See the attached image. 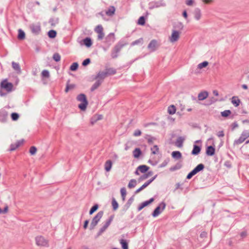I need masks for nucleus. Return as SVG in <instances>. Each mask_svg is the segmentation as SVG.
Instances as JSON below:
<instances>
[{
  "label": "nucleus",
  "instance_id": "obj_1",
  "mask_svg": "<svg viewBox=\"0 0 249 249\" xmlns=\"http://www.w3.org/2000/svg\"><path fill=\"white\" fill-rule=\"evenodd\" d=\"M76 99L77 101L82 102L78 105V107L81 110H85L88 104L86 95L84 93H80L77 96Z\"/></svg>",
  "mask_w": 249,
  "mask_h": 249
},
{
  "label": "nucleus",
  "instance_id": "obj_2",
  "mask_svg": "<svg viewBox=\"0 0 249 249\" xmlns=\"http://www.w3.org/2000/svg\"><path fill=\"white\" fill-rule=\"evenodd\" d=\"M103 214L104 212L103 211H99L96 214V215L92 218L89 227L90 230H92L95 228V227L97 225L98 222L100 221Z\"/></svg>",
  "mask_w": 249,
  "mask_h": 249
},
{
  "label": "nucleus",
  "instance_id": "obj_3",
  "mask_svg": "<svg viewBox=\"0 0 249 249\" xmlns=\"http://www.w3.org/2000/svg\"><path fill=\"white\" fill-rule=\"evenodd\" d=\"M166 207V203L162 201L161 202L159 206H158L154 210L152 213V215L154 217H156L158 216L165 209Z\"/></svg>",
  "mask_w": 249,
  "mask_h": 249
},
{
  "label": "nucleus",
  "instance_id": "obj_4",
  "mask_svg": "<svg viewBox=\"0 0 249 249\" xmlns=\"http://www.w3.org/2000/svg\"><path fill=\"white\" fill-rule=\"evenodd\" d=\"M249 137V130H244L239 139L235 140L234 142V144H240L243 142L246 139Z\"/></svg>",
  "mask_w": 249,
  "mask_h": 249
},
{
  "label": "nucleus",
  "instance_id": "obj_5",
  "mask_svg": "<svg viewBox=\"0 0 249 249\" xmlns=\"http://www.w3.org/2000/svg\"><path fill=\"white\" fill-rule=\"evenodd\" d=\"M113 218H114V216L111 215L108 218V219H107L106 221V222H105V224L100 229L98 232L97 233L98 236L101 235L107 230V229L109 227V226L111 224V222L112 221Z\"/></svg>",
  "mask_w": 249,
  "mask_h": 249
},
{
  "label": "nucleus",
  "instance_id": "obj_6",
  "mask_svg": "<svg viewBox=\"0 0 249 249\" xmlns=\"http://www.w3.org/2000/svg\"><path fill=\"white\" fill-rule=\"evenodd\" d=\"M13 88V84L8 82L6 79L2 80L0 83V89H5L8 92L11 91Z\"/></svg>",
  "mask_w": 249,
  "mask_h": 249
},
{
  "label": "nucleus",
  "instance_id": "obj_7",
  "mask_svg": "<svg viewBox=\"0 0 249 249\" xmlns=\"http://www.w3.org/2000/svg\"><path fill=\"white\" fill-rule=\"evenodd\" d=\"M124 46V44H117L112 50L111 56L112 58H116L118 57V53Z\"/></svg>",
  "mask_w": 249,
  "mask_h": 249
},
{
  "label": "nucleus",
  "instance_id": "obj_8",
  "mask_svg": "<svg viewBox=\"0 0 249 249\" xmlns=\"http://www.w3.org/2000/svg\"><path fill=\"white\" fill-rule=\"evenodd\" d=\"M36 245L38 246H48V240L45 239V238L42 236H38L36 237Z\"/></svg>",
  "mask_w": 249,
  "mask_h": 249
},
{
  "label": "nucleus",
  "instance_id": "obj_9",
  "mask_svg": "<svg viewBox=\"0 0 249 249\" xmlns=\"http://www.w3.org/2000/svg\"><path fill=\"white\" fill-rule=\"evenodd\" d=\"M30 29L32 33L36 35H38L41 31V26L39 23H33L30 25Z\"/></svg>",
  "mask_w": 249,
  "mask_h": 249
},
{
  "label": "nucleus",
  "instance_id": "obj_10",
  "mask_svg": "<svg viewBox=\"0 0 249 249\" xmlns=\"http://www.w3.org/2000/svg\"><path fill=\"white\" fill-rule=\"evenodd\" d=\"M158 175H156L151 178L149 179L146 182H145L141 187L136 190L134 193L135 194H137L140 193L141 191L143 190L144 188L147 187L151 182H152L157 177Z\"/></svg>",
  "mask_w": 249,
  "mask_h": 249
},
{
  "label": "nucleus",
  "instance_id": "obj_11",
  "mask_svg": "<svg viewBox=\"0 0 249 249\" xmlns=\"http://www.w3.org/2000/svg\"><path fill=\"white\" fill-rule=\"evenodd\" d=\"M8 118V112L4 109H0V122L5 123Z\"/></svg>",
  "mask_w": 249,
  "mask_h": 249
},
{
  "label": "nucleus",
  "instance_id": "obj_12",
  "mask_svg": "<svg viewBox=\"0 0 249 249\" xmlns=\"http://www.w3.org/2000/svg\"><path fill=\"white\" fill-rule=\"evenodd\" d=\"M154 201V198L153 197H152L150 199L142 202L138 207V208H137L138 211H140L143 208H144L145 207H146V206H148V205L150 204L151 203H152Z\"/></svg>",
  "mask_w": 249,
  "mask_h": 249
},
{
  "label": "nucleus",
  "instance_id": "obj_13",
  "mask_svg": "<svg viewBox=\"0 0 249 249\" xmlns=\"http://www.w3.org/2000/svg\"><path fill=\"white\" fill-rule=\"evenodd\" d=\"M115 40V35L113 33H111L107 36L105 38L106 42L110 46Z\"/></svg>",
  "mask_w": 249,
  "mask_h": 249
},
{
  "label": "nucleus",
  "instance_id": "obj_14",
  "mask_svg": "<svg viewBox=\"0 0 249 249\" xmlns=\"http://www.w3.org/2000/svg\"><path fill=\"white\" fill-rule=\"evenodd\" d=\"M157 47V41L155 39L152 40L148 45L147 48L151 52L156 51Z\"/></svg>",
  "mask_w": 249,
  "mask_h": 249
},
{
  "label": "nucleus",
  "instance_id": "obj_15",
  "mask_svg": "<svg viewBox=\"0 0 249 249\" xmlns=\"http://www.w3.org/2000/svg\"><path fill=\"white\" fill-rule=\"evenodd\" d=\"M179 36V32L176 30H174L172 32L171 36L170 37V41L171 42L177 41Z\"/></svg>",
  "mask_w": 249,
  "mask_h": 249
},
{
  "label": "nucleus",
  "instance_id": "obj_16",
  "mask_svg": "<svg viewBox=\"0 0 249 249\" xmlns=\"http://www.w3.org/2000/svg\"><path fill=\"white\" fill-rule=\"evenodd\" d=\"M214 146L210 145L207 147L206 149V154L208 156H213L215 154Z\"/></svg>",
  "mask_w": 249,
  "mask_h": 249
},
{
  "label": "nucleus",
  "instance_id": "obj_17",
  "mask_svg": "<svg viewBox=\"0 0 249 249\" xmlns=\"http://www.w3.org/2000/svg\"><path fill=\"white\" fill-rule=\"evenodd\" d=\"M185 140V137L179 136L178 137L176 141L175 142V145L178 147H182L183 143Z\"/></svg>",
  "mask_w": 249,
  "mask_h": 249
},
{
  "label": "nucleus",
  "instance_id": "obj_18",
  "mask_svg": "<svg viewBox=\"0 0 249 249\" xmlns=\"http://www.w3.org/2000/svg\"><path fill=\"white\" fill-rule=\"evenodd\" d=\"M116 9L114 6H110L108 9L106 11V14L108 17H112L115 12Z\"/></svg>",
  "mask_w": 249,
  "mask_h": 249
},
{
  "label": "nucleus",
  "instance_id": "obj_19",
  "mask_svg": "<svg viewBox=\"0 0 249 249\" xmlns=\"http://www.w3.org/2000/svg\"><path fill=\"white\" fill-rule=\"evenodd\" d=\"M201 146L197 145L196 144H194L193 148L191 152L192 155H197L201 151Z\"/></svg>",
  "mask_w": 249,
  "mask_h": 249
},
{
  "label": "nucleus",
  "instance_id": "obj_20",
  "mask_svg": "<svg viewBox=\"0 0 249 249\" xmlns=\"http://www.w3.org/2000/svg\"><path fill=\"white\" fill-rule=\"evenodd\" d=\"M107 77V73L105 71H99L97 75H96L95 79H100L102 81L103 80Z\"/></svg>",
  "mask_w": 249,
  "mask_h": 249
},
{
  "label": "nucleus",
  "instance_id": "obj_21",
  "mask_svg": "<svg viewBox=\"0 0 249 249\" xmlns=\"http://www.w3.org/2000/svg\"><path fill=\"white\" fill-rule=\"evenodd\" d=\"M12 66L13 69L16 71L17 73L20 74L21 73V70L19 64L18 63L15 62H12Z\"/></svg>",
  "mask_w": 249,
  "mask_h": 249
},
{
  "label": "nucleus",
  "instance_id": "obj_22",
  "mask_svg": "<svg viewBox=\"0 0 249 249\" xmlns=\"http://www.w3.org/2000/svg\"><path fill=\"white\" fill-rule=\"evenodd\" d=\"M208 96V92L204 91L200 92L198 95V99L200 101H202L207 98Z\"/></svg>",
  "mask_w": 249,
  "mask_h": 249
},
{
  "label": "nucleus",
  "instance_id": "obj_23",
  "mask_svg": "<svg viewBox=\"0 0 249 249\" xmlns=\"http://www.w3.org/2000/svg\"><path fill=\"white\" fill-rule=\"evenodd\" d=\"M102 81L100 79H97V81L93 84L90 88L91 91H93L96 89L102 84Z\"/></svg>",
  "mask_w": 249,
  "mask_h": 249
},
{
  "label": "nucleus",
  "instance_id": "obj_24",
  "mask_svg": "<svg viewBox=\"0 0 249 249\" xmlns=\"http://www.w3.org/2000/svg\"><path fill=\"white\" fill-rule=\"evenodd\" d=\"M149 169V167L145 165H141L138 167L137 169L139 170L142 173H146Z\"/></svg>",
  "mask_w": 249,
  "mask_h": 249
},
{
  "label": "nucleus",
  "instance_id": "obj_25",
  "mask_svg": "<svg viewBox=\"0 0 249 249\" xmlns=\"http://www.w3.org/2000/svg\"><path fill=\"white\" fill-rule=\"evenodd\" d=\"M205 168V166L202 163H200L198 164L193 170V171L196 174L200 171L203 170Z\"/></svg>",
  "mask_w": 249,
  "mask_h": 249
},
{
  "label": "nucleus",
  "instance_id": "obj_26",
  "mask_svg": "<svg viewBox=\"0 0 249 249\" xmlns=\"http://www.w3.org/2000/svg\"><path fill=\"white\" fill-rule=\"evenodd\" d=\"M231 102L235 107H238L241 103L240 100L237 96H233L231 98Z\"/></svg>",
  "mask_w": 249,
  "mask_h": 249
},
{
  "label": "nucleus",
  "instance_id": "obj_27",
  "mask_svg": "<svg viewBox=\"0 0 249 249\" xmlns=\"http://www.w3.org/2000/svg\"><path fill=\"white\" fill-rule=\"evenodd\" d=\"M119 242L121 245L122 249H128V243L126 240L121 239Z\"/></svg>",
  "mask_w": 249,
  "mask_h": 249
},
{
  "label": "nucleus",
  "instance_id": "obj_28",
  "mask_svg": "<svg viewBox=\"0 0 249 249\" xmlns=\"http://www.w3.org/2000/svg\"><path fill=\"white\" fill-rule=\"evenodd\" d=\"M194 14L195 18L196 20H198L200 18L201 16V11L199 8H196L195 9Z\"/></svg>",
  "mask_w": 249,
  "mask_h": 249
},
{
  "label": "nucleus",
  "instance_id": "obj_29",
  "mask_svg": "<svg viewBox=\"0 0 249 249\" xmlns=\"http://www.w3.org/2000/svg\"><path fill=\"white\" fill-rule=\"evenodd\" d=\"M105 72L107 73V76L108 75H114L116 73L115 69L112 68H106Z\"/></svg>",
  "mask_w": 249,
  "mask_h": 249
},
{
  "label": "nucleus",
  "instance_id": "obj_30",
  "mask_svg": "<svg viewBox=\"0 0 249 249\" xmlns=\"http://www.w3.org/2000/svg\"><path fill=\"white\" fill-rule=\"evenodd\" d=\"M133 154L135 158H138L142 154V151L140 148H136L133 151Z\"/></svg>",
  "mask_w": 249,
  "mask_h": 249
},
{
  "label": "nucleus",
  "instance_id": "obj_31",
  "mask_svg": "<svg viewBox=\"0 0 249 249\" xmlns=\"http://www.w3.org/2000/svg\"><path fill=\"white\" fill-rule=\"evenodd\" d=\"M172 157L176 159H179L182 157V154L180 152L178 151H175L172 152Z\"/></svg>",
  "mask_w": 249,
  "mask_h": 249
},
{
  "label": "nucleus",
  "instance_id": "obj_32",
  "mask_svg": "<svg viewBox=\"0 0 249 249\" xmlns=\"http://www.w3.org/2000/svg\"><path fill=\"white\" fill-rule=\"evenodd\" d=\"M112 162L111 160H107L105 164V168L107 172H109L112 167Z\"/></svg>",
  "mask_w": 249,
  "mask_h": 249
},
{
  "label": "nucleus",
  "instance_id": "obj_33",
  "mask_svg": "<svg viewBox=\"0 0 249 249\" xmlns=\"http://www.w3.org/2000/svg\"><path fill=\"white\" fill-rule=\"evenodd\" d=\"M83 43L84 45L87 47H89L92 45V40L90 37H86L83 39Z\"/></svg>",
  "mask_w": 249,
  "mask_h": 249
},
{
  "label": "nucleus",
  "instance_id": "obj_34",
  "mask_svg": "<svg viewBox=\"0 0 249 249\" xmlns=\"http://www.w3.org/2000/svg\"><path fill=\"white\" fill-rule=\"evenodd\" d=\"M25 37V34L24 32L21 29H19L18 30V38L19 40H23Z\"/></svg>",
  "mask_w": 249,
  "mask_h": 249
},
{
  "label": "nucleus",
  "instance_id": "obj_35",
  "mask_svg": "<svg viewBox=\"0 0 249 249\" xmlns=\"http://www.w3.org/2000/svg\"><path fill=\"white\" fill-rule=\"evenodd\" d=\"M58 22H59V18H51L49 21V23L52 26H54L56 24L58 23Z\"/></svg>",
  "mask_w": 249,
  "mask_h": 249
},
{
  "label": "nucleus",
  "instance_id": "obj_36",
  "mask_svg": "<svg viewBox=\"0 0 249 249\" xmlns=\"http://www.w3.org/2000/svg\"><path fill=\"white\" fill-rule=\"evenodd\" d=\"M137 185V181L135 179H131L128 184V187L129 189L134 188Z\"/></svg>",
  "mask_w": 249,
  "mask_h": 249
},
{
  "label": "nucleus",
  "instance_id": "obj_37",
  "mask_svg": "<svg viewBox=\"0 0 249 249\" xmlns=\"http://www.w3.org/2000/svg\"><path fill=\"white\" fill-rule=\"evenodd\" d=\"M134 200L133 197H131L127 201L126 203L124 206V209L126 210H127L130 206L131 204L132 203L133 201Z\"/></svg>",
  "mask_w": 249,
  "mask_h": 249
},
{
  "label": "nucleus",
  "instance_id": "obj_38",
  "mask_svg": "<svg viewBox=\"0 0 249 249\" xmlns=\"http://www.w3.org/2000/svg\"><path fill=\"white\" fill-rule=\"evenodd\" d=\"M176 108L175 106L170 105L168 108V112L169 114L173 115L175 113Z\"/></svg>",
  "mask_w": 249,
  "mask_h": 249
},
{
  "label": "nucleus",
  "instance_id": "obj_39",
  "mask_svg": "<svg viewBox=\"0 0 249 249\" xmlns=\"http://www.w3.org/2000/svg\"><path fill=\"white\" fill-rule=\"evenodd\" d=\"M112 206L113 211H116L119 207L118 203L115 198L114 197H113L112 198Z\"/></svg>",
  "mask_w": 249,
  "mask_h": 249
},
{
  "label": "nucleus",
  "instance_id": "obj_40",
  "mask_svg": "<svg viewBox=\"0 0 249 249\" xmlns=\"http://www.w3.org/2000/svg\"><path fill=\"white\" fill-rule=\"evenodd\" d=\"M57 33L55 30H51L48 32V36L50 38H54L56 37Z\"/></svg>",
  "mask_w": 249,
  "mask_h": 249
},
{
  "label": "nucleus",
  "instance_id": "obj_41",
  "mask_svg": "<svg viewBox=\"0 0 249 249\" xmlns=\"http://www.w3.org/2000/svg\"><path fill=\"white\" fill-rule=\"evenodd\" d=\"M99 208V206L97 204H94L90 209L89 214L90 215L92 214L95 211L97 210Z\"/></svg>",
  "mask_w": 249,
  "mask_h": 249
},
{
  "label": "nucleus",
  "instance_id": "obj_42",
  "mask_svg": "<svg viewBox=\"0 0 249 249\" xmlns=\"http://www.w3.org/2000/svg\"><path fill=\"white\" fill-rule=\"evenodd\" d=\"M78 66H79V65L77 62H74L71 66L70 69L71 71H75L77 70V69L78 68Z\"/></svg>",
  "mask_w": 249,
  "mask_h": 249
},
{
  "label": "nucleus",
  "instance_id": "obj_43",
  "mask_svg": "<svg viewBox=\"0 0 249 249\" xmlns=\"http://www.w3.org/2000/svg\"><path fill=\"white\" fill-rule=\"evenodd\" d=\"M145 23V18L144 17L141 16L138 19V24L140 25H144Z\"/></svg>",
  "mask_w": 249,
  "mask_h": 249
},
{
  "label": "nucleus",
  "instance_id": "obj_44",
  "mask_svg": "<svg viewBox=\"0 0 249 249\" xmlns=\"http://www.w3.org/2000/svg\"><path fill=\"white\" fill-rule=\"evenodd\" d=\"M143 43V38H140L139 39L135 40L134 41H133L131 45V46H134L136 45H138L139 44H142Z\"/></svg>",
  "mask_w": 249,
  "mask_h": 249
},
{
  "label": "nucleus",
  "instance_id": "obj_45",
  "mask_svg": "<svg viewBox=\"0 0 249 249\" xmlns=\"http://www.w3.org/2000/svg\"><path fill=\"white\" fill-rule=\"evenodd\" d=\"M231 114L230 110H225L221 112V115L223 117H227Z\"/></svg>",
  "mask_w": 249,
  "mask_h": 249
},
{
  "label": "nucleus",
  "instance_id": "obj_46",
  "mask_svg": "<svg viewBox=\"0 0 249 249\" xmlns=\"http://www.w3.org/2000/svg\"><path fill=\"white\" fill-rule=\"evenodd\" d=\"M208 64L209 63L207 61H203L198 65L197 68L199 69H201L206 67L208 65Z\"/></svg>",
  "mask_w": 249,
  "mask_h": 249
},
{
  "label": "nucleus",
  "instance_id": "obj_47",
  "mask_svg": "<svg viewBox=\"0 0 249 249\" xmlns=\"http://www.w3.org/2000/svg\"><path fill=\"white\" fill-rule=\"evenodd\" d=\"M120 192H121V196L122 197V199L123 200H124L125 199V196L126 195V192L125 188L124 187L122 188L121 189Z\"/></svg>",
  "mask_w": 249,
  "mask_h": 249
},
{
  "label": "nucleus",
  "instance_id": "obj_48",
  "mask_svg": "<svg viewBox=\"0 0 249 249\" xmlns=\"http://www.w3.org/2000/svg\"><path fill=\"white\" fill-rule=\"evenodd\" d=\"M53 58L55 61L58 62L60 60L61 56L58 53H55L53 55Z\"/></svg>",
  "mask_w": 249,
  "mask_h": 249
},
{
  "label": "nucleus",
  "instance_id": "obj_49",
  "mask_svg": "<svg viewBox=\"0 0 249 249\" xmlns=\"http://www.w3.org/2000/svg\"><path fill=\"white\" fill-rule=\"evenodd\" d=\"M170 161L169 158L166 159L160 165V168H163L165 167Z\"/></svg>",
  "mask_w": 249,
  "mask_h": 249
},
{
  "label": "nucleus",
  "instance_id": "obj_50",
  "mask_svg": "<svg viewBox=\"0 0 249 249\" xmlns=\"http://www.w3.org/2000/svg\"><path fill=\"white\" fill-rule=\"evenodd\" d=\"M95 32L99 34L101 32H103V28L101 25H97L94 30Z\"/></svg>",
  "mask_w": 249,
  "mask_h": 249
},
{
  "label": "nucleus",
  "instance_id": "obj_51",
  "mask_svg": "<svg viewBox=\"0 0 249 249\" xmlns=\"http://www.w3.org/2000/svg\"><path fill=\"white\" fill-rule=\"evenodd\" d=\"M11 117L13 121H17L18 119L19 116L18 113L13 112L11 114Z\"/></svg>",
  "mask_w": 249,
  "mask_h": 249
},
{
  "label": "nucleus",
  "instance_id": "obj_52",
  "mask_svg": "<svg viewBox=\"0 0 249 249\" xmlns=\"http://www.w3.org/2000/svg\"><path fill=\"white\" fill-rule=\"evenodd\" d=\"M41 75L43 77L49 78L50 76V73L48 70H43L41 72Z\"/></svg>",
  "mask_w": 249,
  "mask_h": 249
},
{
  "label": "nucleus",
  "instance_id": "obj_53",
  "mask_svg": "<svg viewBox=\"0 0 249 249\" xmlns=\"http://www.w3.org/2000/svg\"><path fill=\"white\" fill-rule=\"evenodd\" d=\"M151 150L152 151V153L153 154H156L159 151V147L157 145H155L151 148Z\"/></svg>",
  "mask_w": 249,
  "mask_h": 249
},
{
  "label": "nucleus",
  "instance_id": "obj_54",
  "mask_svg": "<svg viewBox=\"0 0 249 249\" xmlns=\"http://www.w3.org/2000/svg\"><path fill=\"white\" fill-rule=\"evenodd\" d=\"M181 165L179 163L177 164L175 166L171 167L170 168L171 171H174L175 170L179 169L181 168Z\"/></svg>",
  "mask_w": 249,
  "mask_h": 249
},
{
  "label": "nucleus",
  "instance_id": "obj_55",
  "mask_svg": "<svg viewBox=\"0 0 249 249\" xmlns=\"http://www.w3.org/2000/svg\"><path fill=\"white\" fill-rule=\"evenodd\" d=\"M36 148L35 146H31L30 149V153L31 155H33L36 154Z\"/></svg>",
  "mask_w": 249,
  "mask_h": 249
},
{
  "label": "nucleus",
  "instance_id": "obj_56",
  "mask_svg": "<svg viewBox=\"0 0 249 249\" xmlns=\"http://www.w3.org/2000/svg\"><path fill=\"white\" fill-rule=\"evenodd\" d=\"M196 174L192 170L189 174L187 175L186 179H191L194 176H195Z\"/></svg>",
  "mask_w": 249,
  "mask_h": 249
},
{
  "label": "nucleus",
  "instance_id": "obj_57",
  "mask_svg": "<svg viewBox=\"0 0 249 249\" xmlns=\"http://www.w3.org/2000/svg\"><path fill=\"white\" fill-rule=\"evenodd\" d=\"M90 63V59L89 58H87L85 59L82 62V65L83 66H87Z\"/></svg>",
  "mask_w": 249,
  "mask_h": 249
},
{
  "label": "nucleus",
  "instance_id": "obj_58",
  "mask_svg": "<svg viewBox=\"0 0 249 249\" xmlns=\"http://www.w3.org/2000/svg\"><path fill=\"white\" fill-rule=\"evenodd\" d=\"M18 147V145H16V143L15 144H11L10 145V150L14 151V150H16Z\"/></svg>",
  "mask_w": 249,
  "mask_h": 249
},
{
  "label": "nucleus",
  "instance_id": "obj_59",
  "mask_svg": "<svg viewBox=\"0 0 249 249\" xmlns=\"http://www.w3.org/2000/svg\"><path fill=\"white\" fill-rule=\"evenodd\" d=\"M104 36H105V34H104V32H101L98 34V36H97V39L98 40H102L103 39Z\"/></svg>",
  "mask_w": 249,
  "mask_h": 249
},
{
  "label": "nucleus",
  "instance_id": "obj_60",
  "mask_svg": "<svg viewBox=\"0 0 249 249\" xmlns=\"http://www.w3.org/2000/svg\"><path fill=\"white\" fill-rule=\"evenodd\" d=\"M147 176L145 174H144L143 175H142L138 179V180L139 182L143 180H144L146 178H147Z\"/></svg>",
  "mask_w": 249,
  "mask_h": 249
},
{
  "label": "nucleus",
  "instance_id": "obj_61",
  "mask_svg": "<svg viewBox=\"0 0 249 249\" xmlns=\"http://www.w3.org/2000/svg\"><path fill=\"white\" fill-rule=\"evenodd\" d=\"M141 134H142V132H141V130L139 129H137L134 132L133 135L134 136L137 137V136H140L141 135Z\"/></svg>",
  "mask_w": 249,
  "mask_h": 249
},
{
  "label": "nucleus",
  "instance_id": "obj_62",
  "mask_svg": "<svg viewBox=\"0 0 249 249\" xmlns=\"http://www.w3.org/2000/svg\"><path fill=\"white\" fill-rule=\"evenodd\" d=\"M89 223V220H86L85 221L84 225H83V228L84 229H86L88 228Z\"/></svg>",
  "mask_w": 249,
  "mask_h": 249
},
{
  "label": "nucleus",
  "instance_id": "obj_63",
  "mask_svg": "<svg viewBox=\"0 0 249 249\" xmlns=\"http://www.w3.org/2000/svg\"><path fill=\"white\" fill-rule=\"evenodd\" d=\"M217 136L218 137H224V131H219L217 133Z\"/></svg>",
  "mask_w": 249,
  "mask_h": 249
},
{
  "label": "nucleus",
  "instance_id": "obj_64",
  "mask_svg": "<svg viewBox=\"0 0 249 249\" xmlns=\"http://www.w3.org/2000/svg\"><path fill=\"white\" fill-rule=\"evenodd\" d=\"M224 165L225 166H226V167H227L228 168H231V165L230 163V161H226L224 163Z\"/></svg>",
  "mask_w": 249,
  "mask_h": 249
}]
</instances>
